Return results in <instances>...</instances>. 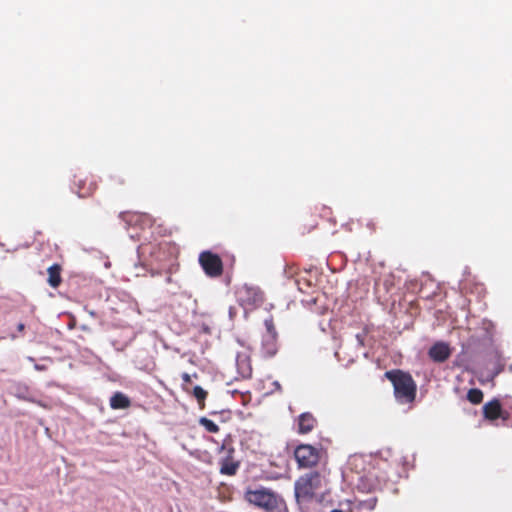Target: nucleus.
I'll return each mask as SVG.
<instances>
[{"mask_svg": "<svg viewBox=\"0 0 512 512\" xmlns=\"http://www.w3.org/2000/svg\"><path fill=\"white\" fill-rule=\"evenodd\" d=\"M245 500L265 512H281L285 505L283 498L273 490L265 487L248 488Z\"/></svg>", "mask_w": 512, "mask_h": 512, "instance_id": "obj_1", "label": "nucleus"}, {"mask_svg": "<svg viewBox=\"0 0 512 512\" xmlns=\"http://www.w3.org/2000/svg\"><path fill=\"white\" fill-rule=\"evenodd\" d=\"M386 379L392 383L398 402L411 403L415 400L417 386L408 372L399 369L391 370L386 372Z\"/></svg>", "mask_w": 512, "mask_h": 512, "instance_id": "obj_2", "label": "nucleus"}, {"mask_svg": "<svg viewBox=\"0 0 512 512\" xmlns=\"http://www.w3.org/2000/svg\"><path fill=\"white\" fill-rule=\"evenodd\" d=\"M324 484L325 477L318 471H311L300 476L294 483L297 502H311Z\"/></svg>", "mask_w": 512, "mask_h": 512, "instance_id": "obj_3", "label": "nucleus"}, {"mask_svg": "<svg viewBox=\"0 0 512 512\" xmlns=\"http://www.w3.org/2000/svg\"><path fill=\"white\" fill-rule=\"evenodd\" d=\"M322 450L310 444H300L294 450V458L299 468H313L318 465Z\"/></svg>", "mask_w": 512, "mask_h": 512, "instance_id": "obj_4", "label": "nucleus"}, {"mask_svg": "<svg viewBox=\"0 0 512 512\" xmlns=\"http://www.w3.org/2000/svg\"><path fill=\"white\" fill-rule=\"evenodd\" d=\"M199 264L210 278H218L223 274V262L219 255L205 250L199 254Z\"/></svg>", "mask_w": 512, "mask_h": 512, "instance_id": "obj_5", "label": "nucleus"}, {"mask_svg": "<svg viewBox=\"0 0 512 512\" xmlns=\"http://www.w3.org/2000/svg\"><path fill=\"white\" fill-rule=\"evenodd\" d=\"M238 300L245 310H253L264 302V293L258 287L244 285L238 292Z\"/></svg>", "mask_w": 512, "mask_h": 512, "instance_id": "obj_6", "label": "nucleus"}, {"mask_svg": "<svg viewBox=\"0 0 512 512\" xmlns=\"http://www.w3.org/2000/svg\"><path fill=\"white\" fill-rule=\"evenodd\" d=\"M266 332L262 336L261 351L264 357L270 358L278 351L277 331L272 317L265 319Z\"/></svg>", "mask_w": 512, "mask_h": 512, "instance_id": "obj_7", "label": "nucleus"}, {"mask_svg": "<svg viewBox=\"0 0 512 512\" xmlns=\"http://www.w3.org/2000/svg\"><path fill=\"white\" fill-rule=\"evenodd\" d=\"M95 177L86 172H79L73 177V189L81 198L91 196L97 189Z\"/></svg>", "mask_w": 512, "mask_h": 512, "instance_id": "obj_8", "label": "nucleus"}, {"mask_svg": "<svg viewBox=\"0 0 512 512\" xmlns=\"http://www.w3.org/2000/svg\"><path fill=\"white\" fill-rule=\"evenodd\" d=\"M483 415L490 421H495L498 418L507 419L508 413L502 410L501 403L498 399H493L483 406Z\"/></svg>", "mask_w": 512, "mask_h": 512, "instance_id": "obj_9", "label": "nucleus"}, {"mask_svg": "<svg viewBox=\"0 0 512 512\" xmlns=\"http://www.w3.org/2000/svg\"><path fill=\"white\" fill-rule=\"evenodd\" d=\"M429 357L436 363H443L451 356V349L446 342H436L428 351Z\"/></svg>", "mask_w": 512, "mask_h": 512, "instance_id": "obj_10", "label": "nucleus"}, {"mask_svg": "<svg viewBox=\"0 0 512 512\" xmlns=\"http://www.w3.org/2000/svg\"><path fill=\"white\" fill-rule=\"evenodd\" d=\"M238 375L242 379H250L253 374L252 361L247 353H238L236 357Z\"/></svg>", "mask_w": 512, "mask_h": 512, "instance_id": "obj_11", "label": "nucleus"}, {"mask_svg": "<svg viewBox=\"0 0 512 512\" xmlns=\"http://www.w3.org/2000/svg\"><path fill=\"white\" fill-rule=\"evenodd\" d=\"M317 425V420L314 415L310 412H304L298 416L297 420V432L299 434H308L313 431Z\"/></svg>", "mask_w": 512, "mask_h": 512, "instance_id": "obj_12", "label": "nucleus"}, {"mask_svg": "<svg viewBox=\"0 0 512 512\" xmlns=\"http://www.w3.org/2000/svg\"><path fill=\"white\" fill-rule=\"evenodd\" d=\"M233 448L227 450V455L220 461V473L223 475L233 476L236 474L239 463L233 460Z\"/></svg>", "mask_w": 512, "mask_h": 512, "instance_id": "obj_13", "label": "nucleus"}, {"mask_svg": "<svg viewBox=\"0 0 512 512\" xmlns=\"http://www.w3.org/2000/svg\"><path fill=\"white\" fill-rule=\"evenodd\" d=\"M130 405L131 401L129 397L122 392H116L110 398V407L112 409H127Z\"/></svg>", "mask_w": 512, "mask_h": 512, "instance_id": "obj_14", "label": "nucleus"}, {"mask_svg": "<svg viewBox=\"0 0 512 512\" xmlns=\"http://www.w3.org/2000/svg\"><path fill=\"white\" fill-rule=\"evenodd\" d=\"M48 279L47 282L52 288H57L62 282L61 271L62 267L60 264H53L48 268Z\"/></svg>", "mask_w": 512, "mask_h": 512, "instance_id": "obj_15", "label": "nucleus"}, {"mask_svg": "<svg viewBox=\"0 0 512 512\" xmlns=\"http://www.w3.org/2000/svg\"><path fill=\"white\" fill-rule=\"evenodd\" d=\"M183 389L185 392L192 394L194 398L197 400V403L201 409L205 408V401L208 396V392L204 390L200 386H195L192 391H190L185 385H183Z\"/></svg>", "mask_w": 512, "mask_h": 512, "instance_id": "obj_16", "label": "nucleus"}, {"mask_svg": "<svg viewBox=\"0 0 512 512\" xmlns=\"http://www.w3.org/2000/svg\"><path fill=\"white\" fill-rule=\"evenodd\" d=\"M373 330L365 327L361 333L356 335V339L361 346H365L366 344H370V340L373 338Z\"/></svg>", "mask_w": 512, "mask_h": 512, "instance_id": "obj_17", "label": "nucleus"}, {"mask_svg": "<svg viewBox=\"0 0 512 512\" xmlns=\"http://www.w3.org/2000/svg\"><path fill=\"white\" fill-rule=\"evenodd\" d=\"M467 399L472 404H480L483 400V392L478 388H472L467 393Z\"/></svg>", "mask_w": 512, "mask_h": 512, "instance_id": "obj_18", "label": "nucleus"}, {"mask_svg": "<svg viewBox=\"0 0 512 512\" xmlns=\"http://www.w3.org/2000/svg\"><path fill=\"white\" fill-rule=\"evenodd\" d=\"M199 424L210 433H217L219 431V426L215 422L206 417H201L199 419Z\"/></svg>", "mask_w": 512, "mask_h": 512, "instance_id": "obj_19", "label": "nucleus"}, {"mask_svg": "<svg viewBox=\"0 0 512 512\" xmlns=\"http://www.w3.org/2000/svg\"><path fill=\"white\" fill-rule=\"evenodd\" d=\"M119 217L128 225L137 222L142 216L134 212H121Z\"/></svg>", "mask_w": 512, "mask_h": 512, "instance_id": "obj_20", "label": "nucleus"}, {"mask_svg": "<svg viewBox=\"0 0 512 512\" xmlns=\"http://www.w3.org/2000/svg\"><path fill=\"white\" fill-rule=\"evenodd\" d=\"M16 396L19 399H22V400H25L28 402H35L34 399L28 395V387L27 386H18Z\"/></svg>", "mask_w": 512, "mask_h": 512, "instance_id": "obj_21", "label": "nucleus"}, {"mask_svg": "<svg viewBox=\"0 0 512 512\" xmlns=\"http://www.w3.org/2000/svg\"><path fill=\"white\" fill-rule=\"evenodd\" d=\"M182 380H183L184 384H188L191 382V376L185 372L182 374Z\"/></svg>", "mask_w": 512, "mask_h": 512, "instance_id": "obj_22", "label": "nucleus"}, {"mask_svg": "<svg viewBox=\"0 0 512 512\" xmlns=\"http://www.w3.org/2000/svg\"><path fill=\"white\" fill-rule=\"evenodd\" d=\"M17 330H18L19 333H23L24 330H25V325L23 323H19L17 325Z\"/></svg>", "mask_w": 512, "mask_h": 512, "instance_id": "obj_23", "label": "nucleus"}, {"mask_svg": "<svg viewBox=\"0 0 512 512\" xmlns=\"http://www.w3.org/2000/svg\"><path fill=\"white\" fill-rule=\"evenodd\" d=\"M274 385H275V388H277L278 390L281 389V386H280V384L278 382H275Z\"/></svg>", "mask_w": 512, "mask_h": 512, "instance_id": "obj_24", "label": "nucleus"}, {"mask_svg": "<svg viewBox=\"0 0 512 512\" xmlns=\"http://www.w3.org/2000/svg\"><path fill=\"white\" fill-rule=\"evenodd\" d=\"M377 369H381L380 359L377 360Z\"/></svg>", "mask_w": 512, "mask_h": 512, "instance_id": "obj_25", "label": "nucleus"}, {"mask_svg": "<svg viewBox=\"0 0 512 512\" xmlns=\"http://www.w3.org/2000/svg\"><path fill=\"white\" fill-rule=\"evenodd\" d=\"M331 512H343L342 510H339V509H334L332 510Z\"/></svg>", "mask_w": 512, "mask_h": 512, "instance_id": "obj_26", "label": "nucleus"}, {"mask_svg": "<svg viewBox=\"0 0 512 512\" xmlns=\"http://www.w3.org/2000/svg\"><path fill=\"white\" fill-rule=\"evenodd\" d=\"M225 449H226L225 445H222L221 450H225Z\"/></svg>", "mask_w": 512, "mask_h": 512, "instance_id": "obj_27", "label": "nucleus"}]
</instances>
